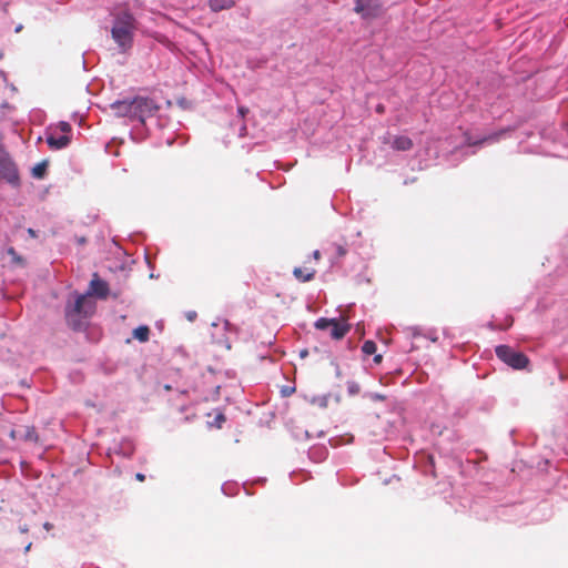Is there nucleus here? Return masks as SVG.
Returning <instances> with one entry per match:
<instances>
[{"instance_id": "nucleus-25", "label": "nucleus", "mask_w": 568, "mask_h": 568, "mask_svg": "<svg viewBox=\"0 0 568 568\" xmlns=\"http://www.w3.org/2000/svg\"><path fill=\"white\" fill-rule=\"evenodd\" d=\"M237 112L242 118H244L248 113V109L246 106L241 105L239 106Z\"/></svg>"}, {"instance_id": "nucleus-26", "label": "nucleus", "mask_w": 568, "mask_h": 568, "mask_svg": "<svg viewBox=\"0 0 568 568\" xmlns=\"http://www.w3.org/2000/svg\"><path fill=\"white\" fill-rule=\"evenodd\" d=\"M20 435H21V429H11V432H10V437L12 439L19 438Z\"/></svg>"}, {"instance_id": "nucleus-23", "label": "nucleus", "mask_w": 568, "mask_h": 568, "mask_svg": "<svg viewBox=\"0 0 568 568\" xmlns=\"http://www.w3.org/2000/svg\"><path fill=\"white\" fill-rule=\"evenodd\" d=\"M359 392V386L358 384L352 382V383H348V393L351 395H356L357 393Z\"/></svg>"}, {"instance_id": "nucleus-19", "label": "nucleus", "mask_w": 568, "mask_h": 568, "mask_svg": "<svg viewBox=\"0 0 568 568\" xmlns=\"http://www.w3.org/2000/svg\"><path fill=\"white\" fill-rule=\"evenodd\" d=\"M7 253L11 256L13 264L23 265V263H24L23 258L20 255H18V253L16 252V250L13 247H9L7 250Z\"/></svg>"}, {"instance_id": "nucleus-32", "label": "nucleus", "mask_w": 568, "mask_h": 568, "mask_svg": "<svg viewBox=\"0 0 568 568\" xmlns=\"http://www.w3.org/2000/svg\"><path fill=\"white\" fill-rule=\"evenodd\" d=\"M29 233H30V235H34V232L31 229L29 230Z\"/></svg>"}, {"instance_id": "nucleus-2", "label": "nucleus", "mask_w": 568, "mask_h": 568, "mask_svg": "<svg viewBox=\"0 0 568 568\" xmlns=\"http://www.w3.org/2000/svg\"><path fill=\"white\" fill-rule=\"evenodd\" d=\"M134 29V18L131 13L124 12L119 16L112 28V38L123 49L132 44V32Z\"/></svg>"}, {"instance_id": "nucleus-11", "label": "nucleus", "mask_w": 568, "mask_h": 568, "mask_svg": "<svg viewBox=\"0 0 568 568\" xmlns=\"http://www.w3.org/2000/svg\"><path fill=\"white\" fill-rule=\"evenodd\" d=\"M112 110L119 116H128L132 119V104L130 101H116L111 104Z\"/></svg>"}, {"instance_id": "nucleus-21", "label": "nucleus", "mask_w": 568, "mask_h": 568, "mask_svg": "<svg viewBox=\"0 0 568 568\" xmlns=\"http://www.w3.org/2000/svg\"><path fill=\"white\" fill-rule=\"evenodd\" d=\"M332 326V320H328V318H320L315 322V327L317 329H327Z\"/></svg>"}, {"instance_id": "nucleus-30", "label": "nucleus", "mask_w": 568, "mask_h": 568, "mask_svg": "<svg viewBox=\"0 0 568 568\" xmlns=\"http://www.w3.org/2000/svg\"><path fill=\"white\" fill-rule=\"evenodd\" d=\"M376 112H377V113H381V114H382V113H384V112H385V106H384L383 104H378V105L376 106Z\"/></svg>"}, {"instance_id": "nucleus-12", "label": "nucleus", "mask_w": 568, "mask_h": 568, "mask_svg": "<svg viewBox=\"0 0 568 568\" xmlns=\"http://www.w3.org/2000/svg\"><path fill=\"white\" fill-rule=\"evenodd\" d=\"M413 145L412 139L405 135L395 136L392 143L393 149L397 151H408Z\"/></svg>"}, {"instance_id": "nucleus-9", "label": "nucleus", "mask_w": 568, "mask_h": 568, "mask_svg": "<svg viewBox=\"0 0 568 568\" xmlns=\"http://www.w3.org/2000/svg\"><path fill=\"white\" fill-rule=\"evenodd\" d=\"M331 336L334 339L343 338L349 331L351 326L346 323H341L339 321L332 318Z\"/></svg>"}, {"instance_id": "nucleus-8", "label": "nucleus", "mask_w": 568, "mask_h": 568, "mask_svg": "<svg viewBox=\"0 0 568 568\" xmlns=\"http://www.w3.org/2000/svg\"><path fill=\"white\" fill-rule=\"evenodd\" d=\"M70 136L67 134H62L60 136H55L53 133H50L47 136V143L52 150H61L69 145Z\"/></svg>"}, {"instance_id": "nucleus-5", "label": "nucleus", "mask_w": 568, "mask_h": 568, "mask_svg": "<svg viewBox=\"0 0 568 568\" xmlns=\"http://www.w3.org/2000/svg\"><path fill=\"white\" fill-rule=\"evenodd\" d=\"M132 104V119H138L140 121H144L145 116L152 115L158 106L155 102L145 97H136L131 100Z\"/></svg>"}, {"instance_id": "nucleus-27", "label": "nucleus", "mask_w": 568, "mask_h": 568, "mask_svg": "<svg viewBox=\"0 0 568 568\" xmlns=\"http://www.w3.org/2000/svg\"><path fill=\"white\" fill-rule=\"evenodd\" d=\"M312 256H313V258H314L315 263H317V262L321 260V252H320L318 250H315V251L313 252V255H312Z\"/></svg>"}, {"instance_id": "nucleus-13", "label": "nucleus", "mask_w": 568, "mask_h": 568, "mask_svg": "<svg viewBox=\"0 0 568 568\" xmlns=\"http://www.w3.org/2000/svg\"><path fill=\"white\" fill-rule=\"evenodd\" d=\"M19 439L31 443H39V435L33 426H24Z\"/></svg>"}, {"instance_id": "nucleus-20", "label": "nucleus", "mask_w": 568, "mask_h": 568, "mask_svg": "<svg viewBox=\"0 0 568 568\" xmlns=\"http://www.w3.org/2000/svg\"><path fill=\"white\" fill-rule=\"evenodd\" d=\"M225 420H226L225 415H224L223 413H219V414L214 417L213 422H212V423H210V425H211V426H214V427H216V428H219V429H220V428H222V426H223V424L225 423Z\"/></svg>"}, {"instance_id": "nucleus-6", "label": "nucleus", "mask_w": 568, "mask_h": 568, "mask_svg": "<svg viewBox=\"0 0 568 568\" xmlns=\"http://www.w3.org/2000/svg\"><path fill=\"white\" fill-rule=\"evenodd\" d=\"M381 4L374 0H356L354 10L363 18H376L381 13Z\"/></svg>"}, {"instance_id": "nucleus-4", "label": "nucleus", "mask_w": 568, "mask_h": 568, "mask_svg": "<svg viewBox=\"0 0 568 568\" xmlns=\"http://www.w3.org/2000/svg\"><path fill=\"white\" fill-rule=\"evenodd\" d=\"M0 180L16 187L20 185L18 169L6 150L0 155Z\"/></svg>"}, {"instance_id": "nucleus-7", "label": "nucleus", "mask_w": 568, "mask_h": 568, "mask_svg": "<svg viewBox=\"0 0 568 568\" xmlns=\"http://www.w3.org/2000/svg\"><path fill=\"white\" fill-rule=\"evenodd\" d=\"M109 294V285L105 281L101 280L97 273L93 274V277L89 285V291L85 294L89 296H97L99 298H106Z\"/></svg>"}, {"instance_id": "nucleus-14", "label": "nucleus", "mask_w": 568, "mask_h": 568, "mask_svg": "<svg viewBox=\"0 0 568 568\" xmlns=\"http://www.w3.org/2000/svg\"><path fill=\"white\" fill-rule=\"evenodd\" d=\"M464 135H465L466 144L468 146H473V145H481L487 141H497L500 136V133L490 134V135L485 136L478 141H474L468 132H466Z\"/></svg>"}, {"instance_id": "nucleus-28", "label": "nucleus", "mask_w": 568, "mask_h": 568, "mask_svg": "<svg viewBox=\"0 0 568 568\" xmlns=\"http://www.w3.org/2000/svg\"><path fill=\"white\" fill-rule=\"evenodd\" d=\"M294 390H295L294 387H292V388H284L282 390V393H283L284 396H290Z\"/></svg>"}, {"instance_id": "nucleus-10", "label": "nucleus", "mask_w": 568, "mask_h": 568, "mask_svg": "<svg viewBox=\"0 0 568 568\" xmlns=\"http://www.w3.org/2000/svg\"><path fill=\"white\" fill-rule=\"evenodd\" d=\"M315 274H316V270L314 267L305 266V267H295L293 270L294 277L302 283L312 281L315 277Z\"/></svg>"}, {"instance_id": "nucleus-18", "label": "nucleus", "mask_w": 568, "mask_h": 568, "mask_svg": "<svg viewBox=\"0 0 568 568\" xmlns=\"http://www.w3.org/2000/svg\"><path fill=\"white\" fill-rule=\"evenodd\" d=\"M376 344L375 342L373 341H365L363 346H362V351L365 355H372L376 352Z\"/></svg>"}, {"instance_id": "nucleus-16", "label": "nucleus", "mask_w": 568, "mask_h": 568, "mask_svg": "<svg viewBox=\"0 0 568 568\" xmlns=\"http://www.w3.org/2000/svg\"><path fill=\"white\" fill-rule=\"evenodd\" d=\"M133 337L140 342H146L150 336V328L148 326H139L133 329Z\"/></svg>"}, {"instance_id": "nucleus-31", "label": "nucleus", "mask_w": 568, "mask_h": 568, "mask_svg": "<svg viewBox=\"0 0 568 568\" xmlns=\"http://www.w3.org/2000/svg\"><path fill=\"white\" fill-rule=\"evenodd\" d=\"M374 362H375V363H381V362H382V355H379V354H378V355H376V356L374 357Z\"/></svg>"}, {"instance_id": "nucleus-24", "label": "nucleus", "mask_w": 568, "mask_h": 568, "mask_svg": "<svg viewBox=\"0 0 568 568\" xmlns=\"http://www.w3.org/2000/svg\"><path fill=\"white\" fill-rule=\"evenodd\" d=\"M335 250H336V254H337L338 257H343L347 253L346 248L344 246L339 245V244L335 245Z\"/></svg>"}, {"instance_id": "nucleus-29", "label": "nucleus", "mask_w": 568, "mask_h": 568, "mask_svg": "<svg viewBox=\"0 0 568 568\" xmlns=\"http://www.w3.org/2000/svg\"><path fill=\"white\" fill-rule=\"evenodd\" d=\"M135 479L139 480V481H144L145 480V475L142 474V473H138V474H135Z\"/></svg>"}, {"instance_id": "nucleus-22", "label": "nucleus", "mask_w": 568, "mask_h": 568, "mask_svg": "<svg viewBox=\"0 0 568 568\" xmlns=\"http://www.w3.org/2000/svg\"><path fill=\"white\" fill-rule=\"evenodd\" d=\"M58 129L63 133V134H67L69 135V133L71 132L72 128L70 125V123L65 122V121H61L59 124H58Z\"/></svg>"}, {"instance_id": "nucleus-17", "label": "nucleus", "mask_w": 568, "mask_h": 568, "mask_svg": "<svg viewBox=\"0 0 568 568\" xmlns=\"http://www.w3.org/2000/svg\"><path fill=\"white\" fill-rule=\"evenodd\" d=\"M48 162L42 161L37 163L32 169V176L36 179H43L47 173Z\"/></svg>"}, {"instance_id": "nucleus-1", "label": "nucleus", "mask_w": 568, "mask_h": 568, "mask_svg": "<svg viewBox=\"0 0 568 568\" xmlns=\"http://www.w3.org/2000/svg\"><path fill=\"white\" fill-rule=\"evenodd\" d=\"M94 303L87 295H77L73 304L65 306V321L69 327L80 331L84 326L83 320L91 316L94 312Z\"/></svg>"}, {"instance_id": "nucleus-33", "label": "nucleus", "mask_w": 568, "mask_h": 568, "mask_svg": "<svg viewBox=\"0 0 568 568\" xmlns=\"http://www.w3.org/2000/svg\"><path fill=\"white\" fill-rule=\"evenodd\" d=\"M3 150L4 149L0 145V155L2 154Z\"/></svg>"}, {"instance_id": "nucleus-3", "label": "nucleus", "mask_w": 568, "mask_h": 568, "mask_svg": "<svg viewBox=\"0 0 568 568\" xmlns=\"http://www.w3.org/2000/svg\"><path fill=\"white\" fill-rule=\"evenodd\" d=\"M497 357L515 369H524L529 364V358L521 352H517L508 345L496 347Z\"/></svg>"}, {"instance_id": "nucleus-15", "label": "nucleus", "mask_w": 568, "mask_h": 568, "mask_svg": "<svg viewBox=\"0 0 568 568\" xmlns=\"http://www.w3.org/2000/svg\"><path fill=\"white\" fill-rule=\"evenodd\" d=\"M210 8L217 12L232 8L235 4L234 0H210Z\"/></svg>"}]
</instances>
